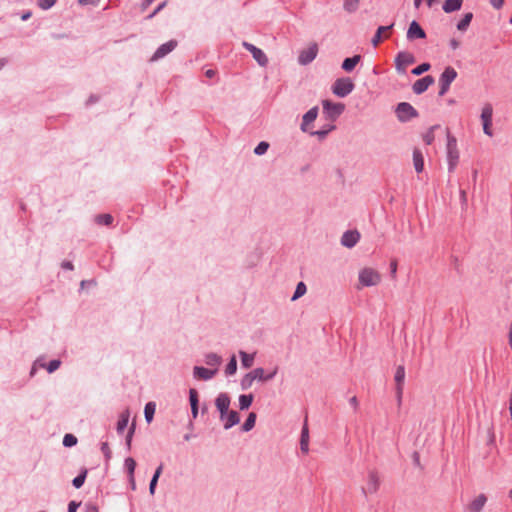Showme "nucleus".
<instances>
[{"mask_svg":"<svg viewBox=\"0 0 512 512\" xmlns=\"http://www.w3.org/2000/svg\"><path fill=\"white\" fill-rule=\"evenodd\" d=\"M447 143H446V157L448 164V172L452 173L456 169L459 162V150L457 147V139L453 136L449 129L446 131Z\"/></svg>","mask_w":512,"mask_h":512,"instance_id":"nucleus-1","label":"nucleus"},{"mask_svg":"<svg viewBox=\"0 0 512 512\" xmlns=\"http://www.w3.org/2000/svg\"><path fill=\"white\" fill-rule=\"evenodd\" d=\"M322 107L324 118L331 122L336 121L345 110V104L335 103L328 99L322 100Z\"/></svg>","mask_w":512,"mask_h":512,"instance_id":"nucleus-2","label":"nucleus"},{"mask_svg":"<svg viewBox=\"0 0 512 512\" xmlns=\"http://www.w3.org/2000/svg\"><path fill=\"white\" fill-rule=\"evenodd\" d=\"M397 120L401 123H407L419 116L418 111L408 102H400L394 109Z\"/></svg>","mask_w":512,"mask_h":512,"instance_id":"nucleus-3","label":"nucleus"},{"mask_svg":"<svg viewBox=\"0 0 512 512\" xmlns=\"http://www.w3.org/2000/svg\"><path fill=\"white\" fill-rule=\"evenodd\" d=\"M355 88L353 80L349 77H342L335 80L331 90L334 95L340 98L348 96Z\"/></svg>","mask_w":512,"mask_h":512,"instance_id":"nucleus-4","label":"nucleus"},{"mask_svg":"<svg viewBox=\"0 0 512 512\" xmlns=\"http://www.w3.org/2000/svg\"><path fill=\"white\" fill-rule=\"evenodd\" d=\"M457 75V71L452 66H447L444 69L439 77V96H444L448 92L452 82L457 78Z\"/></svg>","mask_w":512,"mask_h":512,"instance_id":"nucleus-5","label":"nucleus"},{"mask_svg":"<svg viewBox=\"0 0 512 512\" xmlns=\"http://www.w3.org/2000/svg\"><path fill=\"white\" fill-rule=\"evenodd\" d=\"M359 282L365 287L375 286L381 281L380 274L372 268H363L359 272Z\"/></svg>","mask_w":512,"mask_h":512,"instance_id":"nucleus-6","label":"nucleus"},{"mask_svg":"<svg viewBox=\"0 0 512 512\" xmlns=\"http://www.w3.org/2000/svg\"><path fill=\"white\" fill-rule=\"evenodd\" d=\"M416 62V58L412 53L401 51L395 57V68L399 74L406 73V67Z\"/></svg>","mask_w":512,"mask_h":512,"instance_id":"nucleus-7","label":"nucleus"},{"mask_svg":"<svg viewBox=\"0 0 512 512\" xmlns=\"http://www.w3.org/2000/svg\"><path fill=\"white\" fill-rule=\"evenodd\" d=\"M242 46L245 50L252 54V57L258 63L259 66L266 67L268 65V57L262 49L246 41L242 43Z\"/></svg>","mask_w":512,"mask_h":512,"instance_id":"nucleus-8","label":"nucleus"},{"mask_svg":"<svg viewBox=\"0 0 512 512\" xmlns=\"http://www.w3.org/2000/svg\"><path fill=\"white\" fill-rule=\"evenodd\" d=\"M318 54V45L312 43L307 49L300 51L298 56V63L306 66L314 61Z\"/></svg>","mask_w":512,"mask_h":512,"instance_id":"nucleus-9","label":"nucleus"},{"mask_svg":"<svg viewBox=\"0 0 512 512\" xmlns=\"http://www.w3.org/2000/svg\"><path fill=\"white\" fill-rule=\"evenodd\" d=\"M426 32L422 28V26L416 20H412L408 26L406 38L408 41L412 42L417 39H425Z\"/></svg>","mask_w":512,"mask_h":512,"instance_id":"nucleus-10","label":"nucleus"},{"mask_svg":"<svg viewBox=\"0 0 512 512\" xmlns=\"http://www.w3.org/2000/svg\"><path fill=\"white\" fill-rule=\"evenodd\" d=\"M394 380L396 383V398L398 403L400 404L402 400L403 385L405 381V367L403 365L397 366L394 374Z\"/></svg>","mask_w":512,"mask_h":512,"instance_id":"nucleus-11","label":"nucleus"},{"mask_svg":"<svg viewBox=\"0 0 512 512\" xmlns=\"http://www.w3.org/2000/svg\"><path fill=\"white\" fill-rule=\"evenodd\" d=\"M360 233L358 230H347L341 236V245L346 248H353L360 240Z\"/></svg>","mask_w":512,"mask_h":512,"instance_id":"nucleus-12","label":"nucleus"},{"mask_svg":"<svg viewBox=\"0 0 512 512\" xmlns=\"http://www.w3.org/2000/svg\"><path fill=\"white\" fill-rule=\"evenodd\" d=\"M177 45H178V42L176 40H174V39L169 40L168 42L161 44L157 48V50L154 52L151 60L152 61H157V60L165 57L170 52H172L177 47Z\"/></svg>","mask_w":512,"mask_h":512,"instance_id":"nucleus-13","label":"nucleus"},{"mask_svg":"<svg viewBox=\"0 0 512 512\" xmlns=\"http://www.w3.org/2000/svg\"><path fill=\"white\" fill-rule=\"evenodd\" d=\"M380 485V479L378 473L375 470H371L368 473L367 487H362L364 495L367 493H376Z\"/></svg>","mask_w":512,"mask_h":512,"instance_id":"nucleus-14","label":"nucleus"},{"mask_svg":"<svg viewBox=\"0 0 512 512\" xmlns=\"http://www.w3.org/2000/svg\"><path fill=\"white\" fill-rule=\"evenodd\" d=\"M434 77L431 75H426L418 80H416L412 86V90L415 94L420 95L424 93L430 85L434 83Z\"/></svg>","mask_w":512,"mask_h":512,"instance_id":"nucleus-15","label":"nucleus"},{"mask_svg":"<svg viewBox=\"0 0 512 512\" xmlns=\"http://www.w3.org/2000/svg\"><path fill=\"white\" fill-rule=\"evenodd\" d=\"M218 372L217 368L214 369H208L203 366H195L193 368V376L196 379H201L204 381L212 379L215 374Z\"/></svg>","mask_w":512,"mask_h":512,"instance_id":"nucleus-16","label":"nucleus"},{"mask_svg":"<svg viewBox=\"0 0 512 512\" xmlns=\"http://www.w3.org/2000/svg\"><path fill=\"white\" fill-rule=\"evenodd\" d=\"M319 108L318 106H314L310 108L302 117V123L300 125V129L302 132H307V126L314 122L318 116Z\"/></svg>","mask_w":512,"mask_h":512,"instance_id":"nucleus-17","label":"nucleus"},{"mask_svg":"<svg viewBox=\"0 0 512 512\" xmlns=\"http://www.w3.org/2000/svg\"><path fill=\"white\" fill-rule=\"evenodd\" d=\"M230 397L227 393H220L215 399V406L218 412L224 413L225 411H229L230 406Z\"/></svg>","mask_w":512,"mask_h":512,"instance_id":"nucleus-18","label":"nucleus"},{"mask_svg":"<svg viewBox=\"0 0 512 512\" xmlns=\"http://www.w3.org/2000/svg\"><path fill=\"white\" fill-rule=\"evenodd\" d=\"M260 374L261 373L257 370H252V371L246 373L240 381L241 389L248 390L252 386V384L256 380V378L260 377Z\"/></svg>","mask_w":512,"mask_h":512,"instance_id":"nucleus-19","label":"nucleus"},{"mask_svg":"<svg viewBox=\"0 0 512 512\" xmlns=\"http://www.w3.org/2000/svg\"><path fill=\"white\" fill-rule=\"evenodd\" d=\"M300 449L303 453H308L309 451V428L307 424V420H305L300 435Z\"/></svg>","mask_w":512,"mask_h":512,"instance_id":"nucleus-20","label":"nucleus"},{"mask_svg":"<svg viewBox=\"0 0 512 512\" xmlns=\"http://www.w3.org/2000/svg\"><path fill=\"white\" fill-rule=\"evenodd\" d=\"M361 59L362 56L359 54L354 55L352 57H347L343 60L341 68L345 72H352L355 69L356 65L361 61Z\"/></svg>","mask_w":512,"mask_h":512,"instance_id":"nucleus-21","label":"nucleus"},{"mask_svg":"<svg viewBox=\"0 0 512 512\" xmlns=\"http://www.w3.org/2000/svg\"><path fill=\"white\" fill-rule=\"evenodd\" d=\"M463 0H445L442 9L445 13H453L461 9Z\"/></svg>","mask_w":512,"mask_h":512,"instance_id":"nucleus-22","label":"nucleus"},{"mask_svg":"<svg viewBox=\"0 0 512 512\" xmlns=\"http://www.w3.org/2000/svg\"><path fill=\"white\" fill-rule=\"evenodd\" d=\"M129 417H130L129 410H125L120 414L119 419L117 421V425H116V430H117L118 434H122L125 431V429L127 428L128 422H129Z\"/></svg>","mask_w":512,"mask_h":512,"instance_id":"nucleus-23","label":"nucleus"},{"mask_svg":"<svg viewBox=\"0 0 512 512\" xmlns=\"http://www.w3.org/2000/svg\"><path fill=\"white\" fill-rule=\"evenodd\" d=\"M163 468H164V465L163 463H161L154 471L153 475H152V478L150 480V483H149V493L151 495H154L155 494V490H156V487H157V483H158V480H159V477L161 476L162 472H163Z\"/></svg>","mask_w":512,"mask_h":512,"instance_id":"nucleus-24","label":"nucleus"},{"mask_svg":"<svg viewBox=\"0 0 512 512\" xmlns=\"http://www.w3.org/2000/svg\"><path fill=\"white\" fill-rule=\"evenodd\" d=\"M413 164H414L415 171L417 173H421L423 171L424 157H423L422 152L417 148H415L413 150Z\"/></svg>","mask_w":512,"mask_h":512,"instance_id":"nucleus-25","label":"nucleus"},{"mask_svg":"<svg viewBox=\"0 0 512 512\" xmlns=\"http://www.w3.org/2000/svg\"><path fill=\"white\" fill-rule=\"evenodd\" d=\"M256 353H247L243 350L239 351V356L241 359V366L245 369H249L253 366L255 360Z\"/></svg>","mask_w":512,"mask_h":512,"instance_id":"nucleus-26","label":"nucleus"},{"mask_svg":"<svg viewBox=\"0 0 512 512\" xmlns=\"http://www.w3.org/2000/svg\"><path fill=\"white\" fill-rule=\"evenodd\" d=\"M240 422L239 413L235 410L228 411L227 420L224 422V429L229 430Z\"/></svg>","mask_w":512,"mask_h":512,"instance_id":"nucleus-27","label":"nucleus"},{"mask_svg":"<svg viewBox=\"0 0 512 512\" xmlns=\"http://www.w3.org/2000/svg\"><path fill=\"white\" fill-rule=\"evenodd\" d=\"M487 501V498L484 494H480L477 496L469 505V511L470 512H480L485 503Z\"/></svg>","mask_w":512,"mask_h":512,"instance_id":"nucleus-28","label":"nucleus"},{"mask_svg":"<svg viewBox=\"0 0 512 512\" xmlns=\"http://www.w3.org/2000/svg\"><path fill=\"white\" fill-rule=\"evenodd\" d=\"M334 129H336V126L334 124H325L322 126L321 129L312 131L310 134L312 136H316L319 140H324L327 137V135Z\"/></svg>","mask_w":512,"mask_h":512,"instance_id":"nucleus-29","label":"nucleus"},{"mask_svg":"<svg viewBox=\"0 0 512 512\" xmlns=\"http://www.w3.org/2000/svg\"><path fill=\"white\" fill-rule=\"evenodd\" d=\"M254 370H257L259 371L261 374H260V377L259 378H256V380L260 381V382H267V381H270L272 379H274V377L277 375L278 373V366H275L269 373L265 374L264 373V369L261 368V367H258V368H255Z\"/></svg>","mask_w":512,"mask_h":512,"instance_id":"nucleus-30","label":"nucleus"},{"mask_svg":"<svg viewBox=\"0 0 512 512\" xmlns=\"http://www.w3.org/2000/svg\"><path fill=\"white\" fill-rule=\"evenodd\" d=\"M257 415L255 412H250L241 426V431L249 432L255 427Z\"/></svg>","mask_w":512,"mask_h":512,"instance_id":"nucleus-31","label":"nucleus"},{"mask_svg":"<svg viewBox=\"0 0 512 512\" xmlns=\"http://www.w3.org/2000/svg\"><path fill=\"white\" fill-rule=\"evenodd\" d=\"M473 19V13L467 12L463 15L461 20L457 23L456 27L459 31L465 32Z\"/></svg>","mask_w":512,"mask_h":512,"instance_id":"nucleus-32","label":"nucleus"},{"mask_svg":"<svg viewBox=\"0 0 512 512\" xmlns=\"http://www.w3.org/2000/svg\"><path fill=\"white\" fill-rule=\"evenodd\" d=\"M155 411H156L155 402L150 401V402L146 403V405L144 407V417L148 424L153 421Z\"/></svg>","mask_w":512,"mask_h":512,"instance_id":"nucleus-33","label":"nucleus"},{"mask_svg":"<svg viewBox=\"0 0 512 512\" xmlns=\"http://www.w3.org/2000/svg\"><path fill=\"white\" fill-rule=\"evenodd\" d=\"M204 361L206 365L217 368L221 364L222 358L218 354L211 352L205 355Z\"/></svg>","mask_w":512,"mask_h":512,"instance_id":"nucleus-34","label":"nucleus"},{"mask_svg":"<svg viewBox=\"0 0 512 512\" xmlns=\"http://www.w3.org/2000/svg\"><path fill=\"white\" fill-rule=\"evenodd\" d=\"M254 400L253 394H241L239 396V408L240 410H247Z\"/></svg>","mask_w":512,"mask_h":512,"instance_id":"nucleus-35","label":"nucleus"},{"mask_svg":"<svg viewBox=\"0 0 512 512\" xmlns=\"http://www.w3.org/2000/svg\"><path fill=\"white\" fill-rule=\"evenodd\" d=\"M87 474H88V470L86 468H83L79 472V474L72 480L73 487L76 489L81 488L84 485Z\"/></svg>","mask_w":512,"mask_h":512,"instance_id":"nucleus-36","label":"nucleus"},{"mask_svg":"<svg viewBox=\"0 0 512 512\" xmlns=\"http://www.w3.org/2000/svg\"><path fill=\"white\" fill-rule=\"evenodd\" d=\"M95 222L98 225L110 226L112 224V222H113V217H112L111 214H108V213L98 214L95 217Z\"/></svg>","mask_w":512,"mask_h":512,"instance_id":"nucleus-37","label":"nucleus"},{"mask_svg":"<svg viewBox=\"0 0 512 512\" xmlns=\"http://www.w3.org/2000/svg\"><path fill=\"white\" fill-rule=\"evenodd\" d=\"M237 371V359L235 355H232L229 359L226 368H225V374L227 376L234 375Z\"/></svg>","mask_w":512,"mask_h":512,"instance_id":"nucleus-38","label":"nucleus"},{"mask_svg":"<svg viewBox=\"0 0 512 512\" xmlns=\"http://www.w3.org/2000/svg\"><path fill=\"white\" fill-rule=\"evenodd\" d=\"M307 291V286L304 282H299L297 285H296V288H295V291L292 295V298H291V301H295L297 299H299L300 297H302Z\"/></svg>","mask_w":512,"mask_h":512,"instance_id":"nucleus-39","label":"nucleus"},{"mask_svg":"<svg viewBox=\"0 0 512 512\" xmlns=\"http://www.w3.org/2000/svg\"><path fill=\"white\" fill-rule=\"evenodd\" d=\"M493 109L490 104H486L481 112V120L483 122H492Z\"/></svg>","mask_w":512,"mask_h":512,"instance_id":"nucleus-40","label":"nucleus"},{"mask_svg":"<svg viewBox=\"0 0 512 512\" xmlns=\"http://www.w3.org/2000/svg\"><path fill=\"white\" fill-rule=\"evenodd\" d=\"M440 128V125L436 124L431 126L428 131L423 135V141L426 145H431L434 141V131Z\"/></svg>","mask_w":512,"mask_h":512,"instance_id":"nucleus-41","label":"nucleus"},{"mask_svg":"<svg viewBox=\"0 0 512 512\" xmlns=\"http://www.w3.org/2000/svg\"><path fill=\"white\" fill-rule=\"evenodd\" d=\"M77 437L71 433H67L63 437L62 444L66 448H71L77 444Z\"/></svg>","mask_w":512,"mask_h":512,"instance_id":"nucleus-42","label":"nucleus"},{"mask_svg":"<svg viewBox=\"0 0 512 512\" xmlns=\"http://www.w3.org/2000/svg\"><path fill=\"white\" fill-rule=\"evenodd\" d=\"M430 68H431L430 63L423 62V63L419 64L418 66H416L415 68H413L411 73L415 76H420V75L424 74L425 72L429 71Z\"/></svg>","mask_w":512,"mask_h":512,"instance_id":"nucleus-43","label":"nucleus"},{"mask_svg":"<svg viewBox=\"0 0 512 512\" xmlns=\"http://www.w3.org/2000/svg\"><path fill=\"white\" fill-rule=\"evenodd\" d=\"M136 461L132 457H128L124 461V468L128 474V476L134 475L136 468Z\"/></svg>","mask_w":512,"mask_h":512,"instance_id":"nucleus-44","label":"nucleus"},{"mask_svg":"<svg viewBox=\"0 0 512 512\" xmlns=\"http://www.w3.org/2000/svg\"><path fill=\"white\" fill-rule=\"evenodd\" d=\"M360 0H344L343 8L349 13L357 11Z\"/></svg>","mask_w":512,"mask_h":512,"instance_id":"nucleus-45","label":"nucleus"},{"mask_svg":"<svg viewBox=\"0 0 512 512\" xmlns=\"http://www.w3.org/2000/svg\"><path fill=\"white\" fill-rule=\"evenodd\" d=\"M61 365V361L59 359H53L48 362V364L42 363L41 367L45 368L48 373L55 372Z\"/></svg>","mask_w":512,"mask_h":512,"instance_id":"nucleus-46","label":"nucleus"},{"mask_svg":"<svg viewBox=\"0 0 512 512\" xmlns=\"http://www.w3.org/2000/svg\"><path fill=\"white\" fill-rule=\"evenodd\" d=\"M270 145L268 142L266 141H261L257 144V146L254 148V154L257 155V156H262L264 155L268 149H269Z\"/></svg>","mask_w":512,"mask_h":512,"instance_id":"nucleus-47","label":"nucleus"},{"mask_svg":"<svg viewBox=\"0 0 512 512\" xmlns=\"http://www.w3.org/2000/svg\"><path fill=\"white\" fill-rule=\"evenodd\" d=\"M189 402L190 406L199 405V395L195 388L189 389Z\"/></svg>","mask_w":512,"mask_h":512,"instance_id":"nucleus-48","label":"nucleus"},{"mask_svg":"<svg viewBox=\"0 0 512 512\" xmlns=\"http://www.w3.org/2000/svg\"><path fill=\"white\" fill-rule=\"evenodd\" d=\"M100 450L103 453L106 462H108L112 457L111 449L109 448V445L107 442H102L100 446Z\"/></svg>","mask_w":512,"mask_h":512,"instance_id":"nucleus-49","label":"nucleus"},{"mask_svg":"<svg viewBox=\"0 0 512 512\" xmlns=\"http://www.w3.org/2000/svg\"><path fill=\"white\" fill-rule=\"evenodd\" d=\"M56 2L57 0H37V5L43 10H48L53 7Z\"/></svg>","mask_w":512,"mask_h":512,"instance_id":"nucleus-50","label":"nucleus"},{"mask_svg":"<svg viewBox=\"0 0 512 512\" xmlns=\"http://www.w3.org/2000/svg\"><path fill=\"white\" fill-rule=\"evenodd\" d=\"M166 4H167V1H163L160 4H158L157 7L150 14H148L145 17V19L146 20L153 19L166 6Z\"/></svg>","mask_w":512,"mask_h":512,"instance_id":"nucleus-51","label":"nucleus"},{"mask_svg":"<svg viewBox=\"0 0 512 512\" xmlns=\"http://www.w3.org/2000/svg\"><path fill=\"white\" fill-rule=\"evenodd\" d=\"M382 40H383V36H381V34L376 31L374 36L371 39V43L374 47H377Z\"/></svg>","mask_w":512,"mask_h":512,"instance_id":"nucleus-52","label":"nucleus"},{"mask_svg":"<svg viewBox=\"0 0 512 512\" xmlns=\"http://www.w3.org/2000/svg\"><path fill=\"white\" fill-rule=\"evenodd\" d=\"M397 267H398L397 261L395 259L392 260L390 262V275L393 279L396 278Z\"/></svg>","mask_w":512,"mask_h":512,"instance_id":"nucleus-53","label":"nucleus"},{"mask_svg":"<svg viewBox=\"0 0 512 512\" xmlns=\"http://www.w3.org/2000/svg\"><path fill=\"white\" fill-rule=\"evenodd\" d=\"M80 502H76L74 500L70 501L68 503V511L67 512H77V509L79 508L80 506Z\"/></svg>","mask_w":512,"mask_h":512,"instance_id":"nucleus-54","label":"nucleus"},{"mask_svg":"<svg viewBox=\"0 0 512 512\" xmlns=\"http://www.w3.org/2000/svg\"><path fill=\"white\" fill-rule=\"evenodd\" d=\"M99 99H100V97L98 95L91 94L86 101V106L89 107V106L97 103L99 101Z\"/></svg>","mask_w":512,"mask_h":512,"instance_id":"nucleus-55","label":"nucleus"},{"mask_svg":"<svg viewBox=\"0 0 512 512\" xmlns=\"http://www.w3.org/2000/svg\"><path fill=\"white\" fill-rule=\"evenodd\" d=\"M482 125H483V132L488 136H492V130H491L492 122H483Z\"/></svg>","mask_w":512,"mask_h":512,"instance_id":"nucleus-56","label":"nucleus"},{"mask_svg":"<svg viewBox=\"0 0 512 512\" xmlns=\"http://www.w3.org/2000/svg\"><path fill=\"white\" fill-rule=\"evenodd\" d=\"M393 27H394V23H391V24H390V25H388V26H379V27L377 28V30H376V31H377L378 33H380V34H381V36H383V33H385V32H388V31L392 30V29H393Z\"/></svg>","mask_w":512,"mask_h":512,"instance_id":"nucleus-57","label":"nucleus"},{"mask_svg":"<svg viewBox=\"0 0 512 512\" xmlns=\"http://www.w3.org/2000/svg\"><path fill=\"white\" fill-rule=\"evenodd\" d=\"M85 512H99L98 507L92 503L85 504Z\"/></svg>","mask_w":512,"mask_h":512,"instance_id":"nucleus-58","label":"nucleus"},{"mask_svg":"<svg viewBox=\"0 0 512 512\" xmlns=\"http://www.w3.org/2000/svg\"><path fill=\"white\" fill-rule=\"evenodd\" d=\"M490 4L495 9H501L504 4V0H490Z\"/></svg>","mask_w":512,"mask_h":512,"instance_id":"nucleus-59","label":"nucleus"},{"mask_svg":"<svg viewBox=\"0 0 512 512\" xmlns=\"http://www.w3.org/2000/svg\"><path fill=\"white\" fill-rule=\"evenodd\" d=\"M61 268L64 269V270H73L74 269V265H73V263L71 261L64 260L61 263Z\"/></svg>","mask_w":512,"mask_h":512,"instance_id":"nucleus-60","label":"nucleus"},{"mask_svg":"<svg viewBox=\"0 0 512 512\" xmlns=\"http://www.w3.org/2000/svg\"><path fill=\"white\" fill-rule=\"evenodd\" d=\"M349 404L354 408V410L356 411L358 409V405H359V402H358V399L356 396H353L349 399Z\"/></svg>","mask_w":512,"mask_h":512,"instance_id":"nucleus-61","label":"nucleus"},{"mask_svg":"<svg viewBox=\"0 0 512 512\" xmlns=\"http://www.w3.org/2000/svg\"><path fill=\"white\" fill-rule=\"evenodd\" d=\"M191 407V416L193 419H196L198 417L199 413V405H193Z\"/></svg>","mask_w":512,"mask_h":512,"instance_id":"nucleus-62","label":"nucleus"},{"mask_svg":"<svg viewBox=\"0 0 512 512\" xmlns=\"http://www.w3.org/2000/svg\"><path fill=\"white\" fill-rule=\"evenodd\" d=\"M449 45L451 47L452 50H456L459 48L460 46V42L458 40H456L455 38H452L449 42Z\"/></svg>","mask_w":512,"mask_h":512,"instance_id":"nucleus-63","label":"nucleus"},{"mask_svg":"<svg viewBox=\"0 0 512 512\" xmlns=\"http://www.w3.org/2000/svg\"><path fill=\"white\" fill-rule=\"evenodd\" d=\"M31 16H32V11H30V10L23 11L21 14V20L27 21L28 19L31 18Z\"/></svg>","mask_w":512,"mask_h":512,"instance_id":"nucleus-64","label":"nucleus"}]
</instances>
